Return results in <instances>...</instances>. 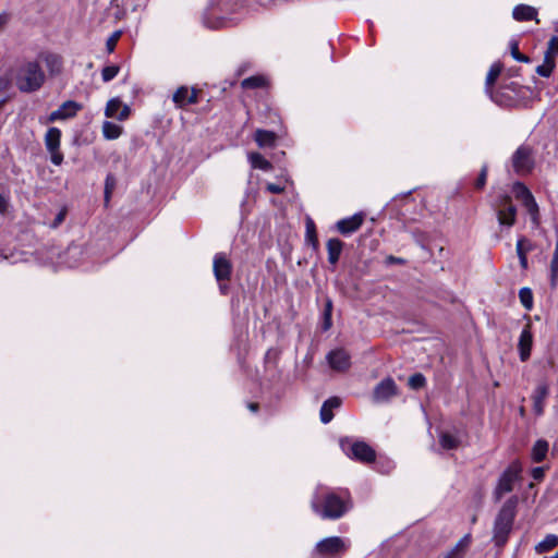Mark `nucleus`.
<instances>
[{
  "instance_id": "nucleus-1",
  "label": "nucleus",
  "mask_w": 558,
  "mask_h": 558,
  "mask_svg": "<svg viewBox=\"0 0 558 558\" xmlns=\"http://www.w3.org/2000/svg\"><path fill=\"white\" fill-rule=\"evenodd\" d=\"M312 510L324 520H338L353 507L352 497L347 488L317 486L312 500Z\"/></svg>"
},
{
  "instance_id": "nucleus-2",
  "label": "nucleus",
  "mask_w": 558,
  "mask_h": 558,
  "mask_svg": "<svg viewBox=\"0 0 558 558\" xmlns=\"http://www.w3.org/2000/svg\"><path fill=\"white\" fill-rule=\"evenodd\" d=\"M45 82L46 74L36 60H24L14 71V83L21 93H35L44 86Z\"/></svg>"
},
{
  "instance_id": "nucleus-3",
  "label": "nucleus",
  "mask_w": 558,
  "mask_h": 558,
  "mask_svg": "<svg viewBox=\"0 0 558 558\" xmlns=\"http://www.w3.org/2000/svg\"><path fill=\"white\" fill-rule=\"evenodd\" d=\"M518 498L512 496L502 505L494 522L493 542L502 547L508 542L517 514Z\"/></svg>"
},
{
  "instance_id": "nucleus-4",
  "label": "nucleus",
  "mask_w": 558,
  "mask_h": 558,
  "mask_svg": "<svg viewBox=\"0 0 558 558\" xmlns=\"http://www.w3.org/2000/svg\"><path fill=\"white\" fill-rule=\"evenodd\" d=\"M340 447L347 457L361 463H371L376 460L375 450L365 441L343 438L340 440Z\"/></svg>"
},
{
  "instance_id": "nucleus-5",
  "label": "nucleus",
  "mask_w": 558,
  "mask_h": 558,
  "mask_svg": "<svg viewBox=\"0 0 558 558\" xmlns=\"http://www.w3.org/2000/svg\"><path fill=\"white\" fill-rule=\"evenodd\" d=\"M522 466L519 461H513L501 473L497 486L494 490L496 501H499L505 494L513 490L515 483L521 480Z\"/></svg>"
},
{
  "instance_id": "nucleus-6",
  "label": "nucleus",
  "mask_w": 558,
  "mask_h": 558,
  "mask_svg": "<svg viewBox=\"0 0 558 558\" xmlns=\"http://www.w3.org/2000/svg\"><path fill=\"white\" fill-rule=\"evenodd\" d=\"M511 162L514 172L519 175L531 173L535 167V154L533 147L527 143L520 145L513 153Z\"/></svg>"
},
{
  "instance_id": "nucleus-7",
  "label": "nucleus",
  "mask_w": 558,
  "mask_h": 558,
  "mask_svg": "<svg viewBox=\"0 0 558 558\" xmlns=\"http://www.w3.org/2000/svg\"><path fill=\"white\" fill-rule=\"evenodd\" d=\"M349 547L345 539L339 536L326 537L316 544L315 550L324 558H338Z\"/></svg>"
},
{
  "instance_id": "nucleus-8",
  "label": "nucleus",
  "mask_w": 558,
  "mask_h": 558,
  "mask_svg": "<svg viewBox=\"0 0 558 558\" xmlns=\"http://www.w3.org/2000/svg\"><path fill=\"white\" fill-rule=\"evenodd\" d=\"M61 131L51 126L45 134V146L50 154V160L54 166H60L63 162V154L60 150Z\"/></svg>"
},
{
  "instance_id": "nucleus-9",
  "label": "nucleus",
  "mask_w": 558,
  "mask_h": 558,
  "mask_svg": "<svg viewBox=\"0 0 558 558\" xmlns=\"http://www.w3.org/2000/svg\"><path fill=\"white\" fill-rule=\"evenodd\" d=\"M513 192L515 197L522 202L527 213L530 214L534 223L538 221V207L537 204L529 191V189L521 182H517L513 185Z\"/></svg>"
},
{
  "instance_id": "nucleus-10",
  "label": "nucleus",
  "mask_w": 558,
  "mask_h": 558,
  "mask_svg": "<svg viewBox=\"0 0 558 558\" xmlns=\"http://www.w3.org/2000/svg\"><path fill=\"white\" fill-rule=\"evenodd\" d=\"M398 393L399 391L395 380L391 377H386L375 386L373 399L377 403L388 402Z\"/></svg>"
},
{
  "instance_id": "nucleus-11",
  "label": "nucleus",
  "mask_w": 558,
  "mask_h": 558,
  "mask_svg": "<svg viewBox=\"0 0 558 558\" xmlns=\"http://www.w3.org/2000/svg\"><path fill=\"white\" fill-rule=\"evenodd\" d=\"M558 52V36L554 35L548 43V50L544 56V62L536 66V73L543 77L550 76L554 68V56Z\"/></svg>"
},
{
  "instance_id": "nucleus-12",
  "label": "nucleus",
  "mask_w": 558,
  "mask_h": 558,
  "mask_svg": "<svg viewBox=\"0 0 558 558\" xmlns=\"http://www.w3.org/2000/svg\"><path fill=\"white\" fill-rule=\"evenodd\" d=\"M329 366L336 372H345L351 366V356L344 349H336L326 355Z\"/></svg>"
},
{
  "instance_id": "nucleus-13",
  "label": "nucleus",
  "mask_w": 558,
  "mask_h": 558,
  "mask_svg": "<svg viewBox=\"0 0 558 558\" xmlns=\"http://www.w3.org/2000/svg\"><path fill=\"white\" fill-rule=\"evenodd\" d=\"M172 101L178 108H184L189 105H195L198 102V92L196 88L180 86L172 96Z\"/></svg>"
},
{
  "instance_id": "nucleus-14",
  "label": "nucleus",
  "mask_w": 558,
  "mask_h": 558,
  "mask_svg": "<svg viewBox=\"0 0 558 558\" xmlns=\"http://www.w3.org/2000/svg\"><path fill=\"white\" fill-rule=\"evenodd\" d=\"M214 275L218 282L228 281L232 274V264L222 253H218L214 257Z\"/></svg>"
},
{
  "instance_id": "nucleus-15",
  "label": "nucleus",
  "mask_w": 558,
  "mask_h": 558,
  "mask_svg": "<svg viewBox=\"0 0 558 558\" xmlns=\"http://www.w3.org/2000/svg\"><path fill=\"white\" fill-rule=\"evenodd\" d=\"M517 208L512 204L510 197H505L497 210V218L500 226L512 227L515 222Z\"/></svg>"
},
{
  "instance_id": "nucleus-16",
  "label": "nucleus",
  "mask_w": 558,
  "mask_h": 558,
  "mask_svg": "<svg viewBox=\"0 0 558 558\" xmlns=\"http://www.w3.org/2000/svg\"><path fill=\"white\" fill-rule=\"evenodd\" d=\"M364 221V214L357 213L351 217L343 218L336 223L337 231L342 235H350L357 231Z\"/></svg>"
},
{
  "instance_id": "nucleus-17",
  "label": "nucleus",
  "mask_w": 558,
  "mask_h": 558,
  "mask_svg": "<svg viewBox=\"0 0 558 558\" xmlns=\"http://www.w3.org/2000/svg\"><path fill=\"white\" fill-rule=\"evenodd\" d=\"M105 114L108 118H116L122 121L129 117L130 108L126 105H122L119 98H112L107 102Z\"/></svg>"
},
{
  "instance_id": "nucleus-18",
  "label": "nucleus",
  "mask_w": 558,
  "mask_h": 558,
  "mask_svg": "<svg viewBox=\"0 0 558 558\" xmlns=\"http://www.w3.org/2000/svg\"><path fill=\"white\" fill-rule=\"evenodd\" d=\"M51 76L59 75L63 69L62 57L54 52H41L39 54Z\"/></svg>"
},
{
  "instance_id": "nucleus-19",
  "label": "nucleus",
  "mask_w": 558,
  "mask_h": 558,
  "mask_svg": "<svg viewBox=\"0 0 558 558\" xmlns=\"http://www.w3.org/2000/svg\"><path fill=\"white\" fill-rule=\"evenodd\" d=\"M532 343H533V337L532 332L530 330V326H525L520 335L518 349L520 353L521 361H526L531 355L532 350Z\"/></svg>"
},
{
  "instance_id": "nucleus-20",
  "label": "nucleus",
  "mask_w": 558,
  "mask_h": 558,
  "mask_svg": "<svg viewBox=\"0 0 558 558\" xmlns=\"http://www.w3.org/2000/svg\"><path fill=\"white\" fill-rule=\"evenodd\" d=\"M471 543V534H465L449 551L444 555L442 558H464Z\"/></svg>"
},
{
  "instance_id": "nucleus-21",
  "label": "nucleus",
  "mask_w": 558,
  "mask_h": 558,
  "mask_svg": "<svg viewBox=\"0 0 558 558\" xmlns=\"http://www.w3.org/2000/svg\"><path fill=\"white\" fill-rule=\"evenodd\" d=\"M341 403L342 401L339 397H331L327 399L323 403L319 412L322 423L328 424L329 422H331V420L333 418L332 410L340 408Z\"/></svg>"
},
{
  "instance_id": "nucleus-22",
  "label": "nucleus",
  "mask_w": 558,
  "mask_h": 558,
  "mask_svg": "<svg viewBox=\"0 0 558 558\" xmlns=\"http://www.w3.org/2000/svg\"><path fill=\"white\" fill-rule=\"evenodd\" d=\"M344 243L338 238H331L327 241L326 247L328 253V262L335 266L340 258Z\"/></svg>"
},
{
  "instance_id": "nucleus-23",
  "label": "nucleus",
  "mask_w": 558,
  "mask_h": 558,
  "mask_svg": "<svg viewBox=\"0 0 558 558\" xmlns=\"http://www.w3.org/2000/svg\"><path fill=\"white\" fill-rule=\"evenodd\" d=\"M548 396V388L546 385H538L533 393V409L537 415L543 413V403Z\"/></svg>"
},
{
  "instance_id": "nucleus-24",
  "label": "nucleus",
  "mask_w": 558,
  "mask_h": 558,
  "mask_svg": "<svg viewBox=\"0 0 558 558\" xmlns=\"http://www.w3.org/2000/svg\"><path fill=\"white\" fill-rule=\"evenodd\" d=\"M537 12L533 7L526 4H519L514 7L512 11V16L517 21H531L535 19Z\"/></svg>"
},
{
  "instance_id": "nucleus-25",
  "label": "nucleus",
  "mask_w": 558,
  "mask_h": 558,
  "mask_svg": "<svg viewBox=\"0 0 558 558\" xmlns=\"http://www.w3.org/2000/svg\"><path fill=\"white\" fill-rule=\"evenodd\" d=\"M305 241L311 244L314 251H318L319 242L316 233V226L312 218H307L305 222Z\"/></svg>"
},
{
  "instance_id": "nucleus-26",
  "label": "nucleus",
  "mask_w": 558,
  "mask_h": 558,
  "mask_svg": "<svg viewBox=\"0 0 558 558\" xmlns=\"http://www.w3.org/2000/svg\"><path fill=\"white\" fill-rule=\"evenodd\" d=\"M531 243L525 238H520L517 241V254L520 259V265L523 269L527 268V257L526 254L531 250Z\"/></svg>"
},
{
  "instance_id": "nucleus-27",
  "label": "nucleus",
  "mask_w": 558,
  "mask_h": 558,
  "mask_svg": "<svg viewBox=\"0 0 558 558\" xmlns=\"http://www.w3.org/2000/svg\"><path fill=\"white\" fill-rule=\"evenodd\" d=\"M276 134L271 131L257 130L255 133V142L259 147H270L275 144Z\"/></svg>"
},
{
  "instance_id": "nucleus-28",
  "label": "nucleus",
  "mask_w": 558,
  "mask_h": 558,
  "mask_svg": "<svg viewBox=\"0 0 558 558\" xmlns=\"http://www.w3.org/2000/svg\"><path fill=\"white\" fill-rule=\"evenodd\" d=\"M558 546V535L548 534L542 542L535 546L537 554H545Z\"/></svg>"
},
{
  "instance_id": "nucleus-29",
  "label": "nucleus",
  "mask_w": 558,
  "mask_h": 558,
  "mask_svg": "<svg viewBox=\"0 0 558 558\" xmlns=\"http://www.w3.org/2000/svg\"><path fill=\"white\" fill-rule=\"evenodd\" d=\"M250 162L253 168L269 171L272 169V165L259 153H251L248 155Z\"/></svg>"
},
{
  "instance_id": "nucleus-30",
  "label": "nucleus",
  "mask_w": 558,
  "mask_h": 558,
  "mask_svg": "<svg viewBox=\"0 0 558 558\" xmlns=\"http://www.w3.org/2000/svg\"><path fill=\"white\" fill-rule=\"evenodd\" d=\"M548 452V444L546 440H537L532 448V459L534 462H541Z\"/></svg>"
},
{
  "instance_id": "nucleus-31",
  "label": "nucleus",
  "mask_w": 558,
  "mask_h": 558,
  "mask_svg": "<svg viewBox=\"0 0 558 558\" xmlns=\"http://www.w3.org/2000/svg\"><path fill=\"white\" fill-rule=\"evenodd\" d=\"M122 133V128L113 122L105 121L102 124V135L106 140H116Z\"/></svg>"
},
{
  "instance_id": "nucleus-32",
  "label": "nucleus",
  "mask_w": 558,
  "mask_h": 558,
  "mask_svg": "<svg viewBox=\"0 0 558 558\" xmlns=\"http://www.w3.org/2000/svg\"><path fill=\"white\" fill-rule=\"evenodd\" d=\"M81 109L82 105L74 100H66L58 108L61 113L66 114V119L75 117Z\"/></svg>"
},
{
  "instance_id": "nucleus-33",
  "label": "nucleus",
  "mask_w": 558,
  "mask_h": 558,
  "mask_svg": "<svg viewBox=\"0 0 558 558\" xmlns=\"http://www.w3.org/2000/svg\"><path fill=\"white\" fill-rule=\"evenodd\" d=\"M440 446L446 450H452L459 447L460 440L457 436L449 433H441L439 436Z\"/></svg>"
},
{
  "instance_id": "nucleus-34",
  "label": "nucleus",
  "mask_w": 558,
  "mask_h": 558,
  "mask_svg": "<svg viewBox=\"0 0 558 558\" xmlns=\"http://www.w3.org/2000/svg\"><path fill=\"white\" fill-rule=\"evenodd\" d=\"M519 299L523 307L531 311L533 307V293L530 288H521L519 291Z\"/></svg>"
},
{
  "instance_id": "nucleus-35",
  "label": "nucleus",
  "mask_w": 558,
  "mask_h": 558,
  "mask_svg": "<svg viewBox=\"0 0 558 558\" xmlns=\"http://www.w3.org/2000/svg\"><path fill=\"white\" fill-rule=\"evenodd\" d=\"M266 81L263 76L255 75L244 78L241 83L242 87L245 89L259 88L265 85Z\"/></svg>"
},
{
  "instance_id": "nucleus-36",
  "label": "nucleus",
  "mask_w": 558,
  "mask_h": 558,
  "mask_svg": "<svg viewBox=\"0 0 558 558\" xmlns=\"http://www.w3.org/2000/svg\"><path fill=\"white\" fill-rule=\"evenodd\" d=\"M331 314H332V301L328 299L325 304V308L323 312V330L327 331L331 328L332 320H331Z\"/></svg>"
},
{
  "instance_id": "nucleus-37",
  "label": "nucleus",
  "mask_w": 558,
  "mask_h": 558,
  "mask_svg": "<svg viewBox=\"0 0 558 558\" xmlns=\"http://www.w3.org/2000/svg\"><path fill=\"white\" fill-rule=\"evenodd\" d=\"M408 385L413 390L422 389L426 385V378L422 373H415L410 376Z\"/></svg>"
},
{
  "instance_id": "nucleus-38",
  "label": "nucleus",
  "mask_w": 558,
  "mask_h": 558,
  "mask_svg": "<svg viewBox=\"0 0 558 558\" xmlns=\"http://www.w3.org/2000/svg\"><path fill=\"white\" fill-rule=\"evenodd\" d=\"M501 70H502V65L500 63H494L490 66L489 71L486 75V87L487 88L496 82V80L498 78V76L501 73Z\"/></svg>"
},
{
  "instance_id": "nucleus-39",
  "label": "nucleus",
  "mask_w": 558,
  "mask_h": 558,
  "mask_svg": "<svg viewBox=\"0 0 558 558\" xmlns=\"http://www.w3.org/2000/svg\"><path fill=\"white\" fill-rule=\"evenodd\" d=\"M510 52H511L512 58L519 62L529 63L531 61V59L527 56L522 54L520 52L519 43L517 40L510 41Z\"/></svg>"
},
{
  "instance_id": "nucleus-40",
  "label": "nucleus",
  "mask_w": 558,
  "mask_h": 558,
  "mask_svg": "<svg viewBox=\"0 0 558 558\" xmlns=\"http://www.w3.org/2000/svg\"><path fill=\"white\" fill-rule=\"evenodd\" d=\"M120 71L118 65H108L105 66L101 71V77L104 82H110L113 80Z\"/></svg>"
},
{
  "instance_id": "nucleus-41",
  "label": "nucleus",
  "mask_w": 558,
  "mask_h": 558,
  "mask_svg": "<svg viewBox=\"0 0 558 558\" xmlns=\"http://www.w3.org/2000/svg\"><path fill=\"white\" fill-rule=\"evenodd\" d=\"M550 270H551V283L555 286L556 277L558 275V242L556 243L555 250L553 252V257L550 262Z\"/></svg>"
},
{
  "instance_id": "nucleus-42",
  "label": "nucleus",
  "mask_w": 558,
  "mask_h": 558,
  "mask_svg": "<svg viewBox=\"0 0 558 558\" xmlns=\"http://www.w3.org/2000/svg\"><path fill=\"white\" fill-rule=\"evenodd\" d=\"M487 172H488L487 166H483L481 171H480V174H478L477 179L474 182V187L476 190L484 189V186L486 184V180H487Z\"/></svg>"
},
{
  "instance_id": "nucleus-43",
  "label": "nucleus",
  "mask_w": 558,
  "mask_h": 558,
  "mask_svg": "<svg viewBox=\"0 0 558 558\" xmlns=\"http://www.w3.org/2000/svg\"><path fill=\"white\" fill-rule=\"evenodd\" d=\"M121 31H117L114 32L113 34H111V36L107 39L106 41V48H107V51L109 53L113 52L114 51V48L117 46V43L121 36Z\"/></svg>"
},
{
  "instance_id": "nucleus-44",
  "label": "nucleus",
  "mask_w": 558,
  "mask_h": 558,
  "mask_svg": "<svg viewBox=\"0 0 558 558\" xmlns=\"http://www.w3.org/2000/svg\"><path fill=\"white\" fill-rule=\"evenodd\" d=\"M114 185H116V182H114L113 177L111 174L107 175L106 183H105V201H106V203L109 202V199L111 197V193L114 189Z\"/></svg>"
},
{
  "instance_id": "nucleus-45",
  "label": "nucleus",
  "mask_w": 558,
  "mask_h": 558,
  "mask_svg": "<svg viewBox=\"0 0 558 558\" xmlns=\"http://www.w3.org/2000/svg\"><path fill=\"white\" fill-rule=\"evenodd\" d=\"M204 23L208 28H221L225 27L227 24V21L225 19H217L216 21L211 22L208 17L204 19Z\"/></svg>"
},
{
  "instance_id": "nucleus-46",
  "label": "nucleus",
  "mask_w": 558,
  "mask_h": 558,
  "mask_svg": "<svg viewBox=\"0 0 558 558\" xmlns=\"http://www.w3.org/2000/svg\"><path fill=\"white\" fill-rule=\"evenodd\" d=\"M266 190L272 194H281L284 191V187L280 184L268 183L266 185Z\"/></svg>"
},
{
  "instance_id": "nucleus-47",
  "label": "nucleus",
  "mask_w": 558,
  "mask_h": 558,
  "mask_svg": "<svg viewBox=\"0 0 558 558\" xmlns=\"http://www.w3.org/2000/svg\"><path fill=\"white\" fill-rule=\"evenodd\" d=\"M58 120H66V114H63L61 113V111H59L58 109L52 111L49 117H48V121L49 122H54V121H58Z\"/></svg>"
},
{
  "instance_id": "nucleus-48",
  "label": "nucleus",
  "mask_w": 558,
  "mask_h": 558,
  "mask_svg": "<svg viewBox=\"0 0 558 558\" xmlns=\"http://www.w3.org/2000/svg\"><path fill=\"white\" fill-rule=\"evenodd\" d=\"M9 209V197L0 193V214L4 215Z\"/></svg>"
},
{
  "instance_id": "nucleus-49",
  "label": "nucleus",
  "mask_w": 558,
  "mask_h": 558,
  "mask_svg": "<svg viewBox=\"0 0 558 558\" xmlns=\"http://www.w3.org/2000/svg\"><path fill=\"white\" fill-rule=\"evenodd\" d=\"M385 264L386 265H392V264L403 265V264H405V259H403L401 257H396L393 255H389L386 257Z\"/></svg>"
},
{
  "instance_id": "nucleus-50",
  "label": "nucleus",
  "mask_w": 558,
  "mask_h": 558,
  "mask_svg": "<svg viewBox=\"0 0 558 558\" xmlns=\"http://www.w3.org/2000/svg\"><path fill=\"white\" fill-rule=\"evenodd\" d=\"M545 470L542 466L534 468L532 470V477L536 481H541L544 477Z\"/></svg>"
},
{
  "instance_id": "nucleus-51",
  "label": "nucleus",
  "mask_w": 558,
  "mask_h": 558,
  "mask_svg": "<svg viewBox=\"0 0 558 558\" xmlns=\"http://www.w3.org/2000/svg\"><path fill=\"white\" fill-rule=\"evenodd\" d=\"M9 16L7 13L0 14V28L3 27L8 23Z\"/></svg>"
},
{
  "instance_id": "nucleus-52",
  "label": "nucleus",
  "mask_w": 558,
  "mask_h": 558,
  "mask_svg": "<svg viewBox=\"0 0 558 558\" xmlns=\"http://www.w3.org/2000/svg\"><path fill=\"white\" fill-rule=\"evenodd\" d=\"M247 407H248V409H250L252 412H257V410H258V408H259V407H258V403H255V402H251V403H248V405H247Z\"/></svg>"
},
{
  "instance_id": "nucleus-53",
  "label": "nucleus",
  "mask_w": 558,
  "mask_h": 558,
  "mask_svg": "<svg viewBox=\"0 0 558 558\" xmlns=\"http://www.w3.org/2000/svg\"><path fill=\"white\" fill-rule=\"evenodd\" d=\"M219 289L221 291L222 294H226L227 291H228V286L222 282H219Z\"/></svg>"
},
{
  "instance_id": "nucleus-54",
  "label": "nucleus",
  "mask_w": 558,
  "mask_h": 558,
  "mask_svg": "<svg viewBox=\"0 0 558 558\" xmlns=\"http://www.w3.org/2000/svg\"><path fill=\"white\" fill-rule=\"evenodd\" d=\"M64 218V214L63 213H60L58 214L57 218H56V225L60 223Z\"/></svg>"
},
{
  "instance_id": "nucleus-55",
  "label": "nucleus",
  "mask_w": 558,
  "mask_h": 558,
  "mask_svg": "<svg viewBox=\"0 0 558 558\" xmlns=\"http://www.w3.org/2000/svg\"><path fill=\"white\" fill-rule=\"evenodd\" d=\"M5 101H7V99H5V98H3V99H1V100H0V108L5 104Z\"/></svg>"
},
{
  "instance_id": "nucleus-56",
  "label": "nucleus",
  "mask_w": 558,
  "mask_h": 558,
  "mask_svg": "<svg viewBox=\"0 0 558 558\" xmlns=\"http://www.w3.org/2000/svg\"><path fill=\"white\" fill-rule=\"evenodd\" d=\"M269 355H270V350H269V351H267L266 359H268V357H269Z\"/></svg>"
},
{
  "instance_id": "nucleus-57",
  "label": "nucleus",
  "mask_w": 558,
  "mask_h": 558,
  "mask_svg": "<svg viewBox=\"0 0 558 558\" xmlns=\"http://www.w3.org/2000/svg\"><path fill=\"white\" fill-rule=\"evenodd\" d=\"M550 558H558V553L551 556Z\"/></svg>"
}]
</instances>
